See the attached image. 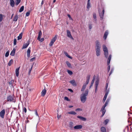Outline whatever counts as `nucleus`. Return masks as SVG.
I'll return each instance as SVG.
<instances>
[{
	"label": "nucleus",
	"mask_w": 132,
	"mask_h": 132,
	"mask_svg": "<svg viewBox=\"0 0 132 132\" xmlns=\"http://www.w3.org/2000/svg\"><path fill=\"white\" fill-rule=\"evenodd\" d=\"M88 89L86 90L85 92V93H82L80 97V99L82 103H84L86 101L87 98L86 96L88 95Z\"/></svg>",
	"instance_id": "1"
},
{
	"label": "nucleus",
	"mask_w": 132,
	"mask_h": 132,
	"mask_svg": "<svg viewBox=\"0 0 132 132\" xmlns=\"http://www.w3.org/2000/svg\"><path fill=\"white\" fill-rule=\"evenodd\" d=\"M7 99L8 102H15V100L13 96L11 95L8 96L7 97Z\"/></svg>",
	"instance_id": "2"
},
{
	"label": "nucleus",
	"mask_w": 132,
	"mask_h": 132,
	"mask_svg": "<svg viewBox=\"0 0 132 132\" xmlns=\"http://www.w3.org/2000/svg\"><path fill=\"white\" fill-rule=\"evenodd\" d=\"M111 54H110L109 55L108 57V61H107V64L108 65V69H107L108 71V72H109V71L110 70V65H109V64L110 63V60H111Z\"/></svg>",
	"instance_id": "3"
},
{
	"label": "nucleus",
	"mask_w": 132,
	"mask_h": 132,
	"mask_svg": "<svg viewBox=\"0 0 132 132\" xmlns=\"http://www.w3.org/2000/svg\"><path fill=\"white\" fill-rule=\"evenodd\" d=\"M57 38V35H56L51 40L50 42L49 45L50 46H51L53 45L54 43L55 42Z\"/></svg>",
	"instance_id": "4"
},
{
	"label": "nucleus",
	"mask_w": 132,
	"mask_h": 132,
	"mask_svg": "<svg viewBox=\"0 0 132 132\" xmlns=\"http://www.w3.org/2000/svg\"><path fill=\"white\" fill-rule=\"evenodd\" d=\"M95 43L96 44L95 49H100L101 46L99 41L98 40H96L95 42Z\"/></svg>",
	"instance_id": "5"
},
{
	"label": "nucleus",
	"mask_w": 132,
	"mask_h": 132,
	"mask_svg": "<svg viewBox=\"0 0 132 132\" xmlns=\"http://www.w3.org/2000/svg\"><path fill=\"white\" fill-rule=\"evenodd\" d=\"M99 16L100 17L101 20H103V16L104 13V9L103 8L102 12H101L99 10H98Z\"/></svg>",
	"instance_id": "6"
},
{
	"label": "nucleus",
	"mask_w": 132,
	"mask_h": 132,
	"mask_svg": "<svg viewBox=\"0 0 132 132\" xmlns=\"http://www.w3.org/2000/svg\"><path fill=\"white\" fill-rule=\"evenodd\" d=\"M5 113V110L4 109L2 110L0 112V116L2 118H4V116Z\"/></svg>",
	"instance_id": "7"
},
{
	"label": "nucleus",
	"mask_w": 132,
	"mask_h": 132,
	"mask_svg": "<svg viewBox=\"0 0 132 132\" xmlns=\"http://www.w3.org/2000/svg\"><path fill=\"white\" fill-rule=\"evenodd\" d=\"M67 36L73 40V38L71 35L70 31L69 30H67Z\"/></svg>",
	"instance_id": "8"
},
{
	"label": "nucleus",
	"mask_w": 132,
	"mask_h": 132,
	"mask_svg": "<svg viewBox=\"0 0 132 132\" xmlns=\"http://www.w3.org/2000/svg\"><path fill=\"white\" fill-rule=\"evenodd\" d=\"M105 107L102 106L101 110V111L102 112V114L101 116V117H102L104 116L106 110L105 109Z\"/></svg>",
	"instance_id": "9"
},
{
	"label": "nucleus",
	"mask_w": 132,
	"mask_h": 132,
	"mask_svg": "<svg viewBox=\"0 0 132 132\" xmlns=\"http://www.w3.org/2000/svg\"><path fill=\"white\" fill-rule=\"evenodd\" d=\"M82 127V126L81 125H77L75 126L74 128L76 129H81Z\"/></svg>",
	"instance_id": "10"
},
{
	"label": "nucleus",
	"mask_w": 132,
	"mask_h": 132,
	"mask_svg": "<svg viewBox=\"0 0 132 132\" xmlns=\"http://www.w3.org/2000/svg\"><path fill=\"white\" fill-rule=\"evenodd\" d=\"M42 31L41 30L38 33V37L37 39L39 40V41H40V39L41 38V37L42 35Z\"/></svg>",
	"instance_id": "11"
},
{
	"label": "nucleus",
	"mask_w": 132,
	"mask_h": 132,
	"mask_svg": "<svg viewBox=\"0 0 132 132\" xmlns=\"http://www.w3.org/2000/svg\"><path fill=\"white\" fill-rule=\"evenodd\" d=\"M77 117V118L80 119V120L83 121H86V118L81 116H78Z\"/></svg>",
	"instance_id": "12"
},
{
	"label": "nucleus",
	"mask_w": 132,
	"mask_h": 132,
	"mask_svg": "<svg viewBox=\"0 0 132 132\" xmlns=\"http://www.w3.org/2000/svg\"><path fill=\"white\" fill-rule=\"evenodd\" d=\"M96 51V54L98 56L100 55V49H95Z\"/></svg>",
	"instance_id": "13"
},
{
	"label": "nucleus",
	"mask_w": 132,
	"mask_h": 132,
	"mask_svg": "<svg viewBox=\"0 0 132 132\" xmlns=\"http://www.w3.org/2000/svg\"><path fill=\"white\" fill-rule=\"evenodd\" d=\"M46 90L45 89H44L41 92V95L42 96H44L46 94Z\"/></svg>",
	"instance_id": "14"
},
{
	"label": "nucleus",
	"mask_w": 132,
	"mask_h": 132,
	"mask_svg": "<svg viewBox=\"0 0 132 132\" xmlns=\"http://www.w3.org/2000/svg\"><path fill=\"white\" fill-rule=\"evenodd\" d=\"M108 35V32L106 30L103 36V38L104 40L106 39L107 36Z\"/></svg>",
	"instance_id": "15"
},
{
	"label": "nucleus",
	"mask_w": 132,
	"mask_h": 132,
	"mask_svg": "<svg viewBox=\"0 0 132 132\" xmlns=\"http://www.w3.org/2000/svg\"><path fill=\"white\" fill-rule=\"evenodd\" d=\"M70 83L73 86H76L77 85L76 83L74 80H71L69 81Z\"/></svg>",
	"instance_id": "16"
},
{
	"label": "nucleus",
	"mask_w": 132,
	"mask_h": 132,
	"mask_svg": "<svg viewBox=\"0 0 132 132\" xmlns=\"http://www.w3.org/2000/svg\"><path fill=\"white\" fill-rule=\"evenodd\" d=\"M20 68V67H19V68H16L15 70L16 76L17 77H18L19 75V70Z\"/></svg>",
	"instance_id": "17"
},
{
	"label": "nucleus",
	"mask_w": 132,
	"mask_h": 132,
	"mask_svg": "<svg viewBox=\"0 0 132 132\" xmlns=\"http://www.w3.org/2000/svg\"><path fill=\"white\" fill-rule=\"evenodd\" d=\"M30 48L29 47L27 50V56L28 57H29L30 56Z\"/></svg>",
	"instance_id": "18"
},
{
	"label": "nucleus",
	"mask_w": 132,
	"mask_h": 132,
	"mask_svg": "<svg viewBox=\"0 0 132 132\" xmlns=\"http://www.w3.org/2000/svg\"><path fill=\"white\" fill-rule=\"evenodd\" d=\"M16 50L15 48H14L13 50L11 51L10 55L12 56H14L15 54Z\"/></svg>",
	"instance_id": "19"
},
{
	"label": "nucleus",
	"mask_w": 132,
	"mask_h": 132,
	"mask_svg": "<svg viewBox=\"0 0 132 132\" xmlns=\"http://www.w3.org/2000/svg\"><path fill=\"white\" fill-rule=\"evenodd\" d=\"M29 44V43H27L25 44H24L23 45L22 49H23L26 48Z\"/></svg>",
	"instance_id": "20"
},
{
	"label": "nucleus",
	"mask_w": 132,
	"mask_h": 132,
	"mask_svg": "<svg viewBox=\"0 0 132 132\" xmlns=\"http://www.w3.org/2000/svg\"><path fill=\"white\" fill-rule=\"evenodd\" d=\"M10 4L12 7H14V2L13 0H10Z\"/></svg>",
	"instance_id": "21"
},
{
	"label": "nucleus",
	"mask_w": 132,
	"mask_h": 132,
	"mask_svg": "<svg viewBox=\"0 0 132 132\" xmlns=\"http://www.w3.org/2000/svg\"><path fill=\"white\" fill-rule=\"evenodd\" d=\"M18 18V16L17 14L16 15H15L13 19V21H16Z\"/></svg>",
	"instance_id": "22"
},
{
	"label": "nucleus",
	"mask_w": 132,
	"mask_h": 132,
	"mask_svg": "<svg viewBox=\"0 0 132 132\" xmlns=\"http://www.w3.org/2000/svg\"><path fill=\"white\" fill-rule=\"evenodd\" d=\"M101 130L102 132H106L105 128L103 127H101Z\"/></svg>",
	"instance_id": "23"
},
{
	"label": "nucleus",
	"mask_w": 132,
	"mask_h": 132,
	"mask_svg": "<svg viewBox=\"0 0 132 132\" xmlns=\"http://www.w3.org/2000/svg\"><path fill=\"white\" fill-rule=\"evenodd\" d=\"M64 53L65 55L68 57L70 59H72V57L70 56L69 55L68 53L67 52H64Z\"/></svg>",
	"instance_id": "24"
},
{
	"label": "nucleus",
	"mask_w": 132,
	"mask_h": 132,
	"mask_svg": "<svg viewBox=\"0 0 132 132\" xmlns=\"http://www.w3.org/2000/svg\"><path fill=\"white\" fill-rule=\"evenodd\" d=\"M86 85L85 84H84L82 86V87L81 89V91L82 92L83 91H84L85 89L86 88Z\"/></svg>",
	"instance_id": "25"
},
{
	"label": "nucleus",
	"mask_w": 132,
	"mask_h": 132,
	"mask_svg": "<svg viewBox=\"0 0 132 132\" xmlns=\"http://www.w3.org/2000/svg\"><path fill=\"white\" fill-rule=\"evenodd\" d=\"M103 50L104 52L108 51V50L107 47L105 45H103Z\"/></svg>",
	"instance_id": "26"
},
{
	"label": "nucleus",
	"mask_w": 132,
	"mask_h": 132,
	"mask_svg": "<svg viewBox=\"0 0 132 132\" xmlns=\"http://www.w3.org/2000/svg\"><path fill=\"white\" fill-rule=\"evenodd\" d=\"M22 33H21L19 35L18 37V40H19L21 39L22 38Z\"/></svg>",
	"instance_id": "27"
},
{
	"label": "nucleus",
	"mask_w": 132,
	"mask_h": 132,
	"mask_svg": "<svg viewBox=\"0 0 132 132\" xmlns=\"http://www.w3.org/2000/svg\"><path fill=\"white\" fill-rule=\"evenodd\" d=\"M13 61L12 59H11L9 61L8 63V65L9 66H10L13 63Z\"/></svg>",
	"instance_id": "28"
},
{
	"label": "nucleus",
	"mask_w": 132,
	"mask_h": 132,
	"mask_svg": "<svg viewBox=\"0 0 132 132\" xmlns=\"http://www.w3.org/2000/svg\"><path fill=\"white\" fill-rule=\"evenodd\" d=\"M73 123L72 122H69V127L71 128H73Z\"/></svg>",
	"instance_id": "29"
},
{
	"label": "nucleus",
	"mask_w": 132,
	"mask_h": 132,
	"mask_svg": "<svg viewBox=\"0 0 132 132\" xmlns=\"http://www.w3.org/2000/svg\"><path fill=\"white\" fill-rule=\"evenodd\" d=\"M95 78L94 77L93 79H92V81H91V84L90 86H89V88H91V87L93 85V83L94 82V80H95Z\"/></svg>",
	"instance_id": "30"
},
{
	"label": "nucleus",
	"mask_w": 132,
	"mask_h": 132,
	"mask_svg": "<svg viewBox=\"0 0 132 132\" xmlns=\"http://www.w3.org/2000/svg\"><path fill=\"white\" fill-rule=\"evenodd\" d=\"M68 113L73 115H75L76 114V113L73 111H72L70 112H68Z\"/></svg>",
	"instance_id": "31"
},
{
	"label": "nucleus",
	"mask_w": 132,
	"mask_h": 132,
	"mask_svg": "<svg viewBox=\"0 0 132 132\" xmlns=\"http://www.w3.org/2000/svg\"><path fill=\"white\" fill-rule=\"evenodd\" d=\"M104 54L105 57L107 58L108 56V51L104 52Z\"/></svg>",
	"instance_id": "32"
},
{
	"label": "nucleus",
	"mask_w": 132,
	"mask_h": 132,
	"mask_svg": "<svg viewBox=\"0 0 132 132\" xmlns=\"http://www.w3.org/2000/svg\"><path fill=\"white\" fill-rule=\"evenodd\" d=\"M66 63L68 67L70 68L71 67V64L68 61H66Z\"/></svg>",
	"instance_id": "33"
},
{
	"label": "nucleus",
	"mask_w": 132,
	"mask_h": 132,
	"mask_svg": "<svg viewBox=\"0 0 132 132\" xmlns=\"http://www.w3.org/2000/svg\"><path fill=\"white\" fill-rule=\"evenodd\" d=\"M24 6H22L20 8L19 12H22L24 10Z\"/></svg>",
	"instance_id": "34"
},
{
	"label": "nucleus",
	"mask_w": 132,
	"mask_h": 132,
	"mask_svg": "<svg viewBox=\"0 0 132 132\" xmlns=\"http://www.w3.org/2000/svg\"><path fill=\"white\" fill-rule=\"evenodd\" d=\"M27 110L26 108L25 107H23L22 109V112H24L25 113H26L27 112Z\"/></svg>",
	"instance_id": "35"
},
{
	"label": "nucleus",
	"mask_w": 132,
	"mask_h": 132,
	"mask_svg": "<svg viewBox=\"0 0 132 132\" xmlns=\"http://www.w3.org/2000/svg\"><path fill=\"white\" fill-rule=\"evenodd\" d=\"M98 80H97L95 82V87L97 88L98 86Z\"/></svg>",
	"instance_id": "36"
},
{
	"label": "nucleus",
	"mask_w": 132,
	"mask_h": 132,
	"mask_svg": "<svg viewBox=\"0 0 132 132\" xmlns=\"http://www.w3.org/2000/svg\"><path fill=\"white\" fill-rule=\"evenodd\" d=\"M109 91H107L106 92L104 96V98H106L107 95L109 93Z\"/></svg>",
	"instance_id": "37"
},
{
	"label": "nucleus",
	"mask_w": 132,
	"mask_h": 132,
	"mask_svg": "<svg viewBox=\"0 0 132 132\" xmlns=\"http://www.w3.org/2000/svg\"><path fill=\"white\" fill-rule=\"evenodd\" d=\"M109 121V120L108 119L105 120L104 121V123L105 125H106Z\"/></svg>",
	"instance_id": "38"
},
{
	"label": "nucleus",
	"mask_w": 132,
	"mask_h": 132,
	"mask_svg": "<svg viewBox=\"0 0 132 132\" xmlns=\"http://www.w3.org/2000/svg\"><path fill=\"white\" fill-rule=\"evenodd\" d=\"M16 4L17 5L20 2L21 0H16Z\"/></svg>",
	"instance_id": "39"
},
{
	"label": "nucleus",
	"mask_w": 132,
	"mask_h": 132,
	"mask_svg": "<svg viewBox=\"0 0 132 132\" xmlns=\"http://www.w3.org/2000/svg\"><path fill=\"white\" fill-rule=\"evenodd\" d=\"M67 72L68 74L70 75H72L73 74L72 72L70 70H67Z\"/></svg>",
	"instance_id": "40"
},
{
	"label": "nucleus",
	"mask_w": 132,
	"mask_h": 132,
	"mask_svg": "<svg viewBox=\"0 0 132 132\" xmlns=\"http://www.w3.org/2000/svg\"><path fill=\"white\" fill-rule=\"evenodd\" d=\"M108 86V83H106V84L105 87V89L106 92L107 91H109L108 90H107Z\"/></svg>",
	"instance_id": "41"
},
{
	"label": "nucleus",
	"mask_w": 132,
	"mask_h": 132,
	"mask_svg": "<svg viewBox=\"0 0 132 132\" xmlns=\"http://www.w3.org/2000/svg\"><path fill=\"white\" fill-rule=\"evenodd\" d=\"M90 3H87V8L88 9H89L90 7Z\"/></svg>",
	"instance_id": "42"
},
{
	"label": "nucleus",
	"mask_w": 132,
	"mask_h": 132,
	"mask_svg": "<svg viewBox=\"0 0 132 132\" xmlns=\"http://www.w3.org/2000/svg\"><path fill=\"white\" fill-rule=\"evenodd\" d=\"M9 51H7L5 53V56L6 57H7L9 55Z\"/></svg>",
	"instance_id": "43"
},
{
	"label": "nucleus",
	"mask_w": 132,
	"mask_h": 132,
	"mask_svg": "<svg viewBox=\"0 0 132 132\" xmlns=\"http://www.w3.org/2000/svg\"><path fill=\"white\" fill-rule=\"evenodd\" d=\"M93 17L94 19H96V14L95 13H94L93 14Z\"/></svg>",
	"instance_id": "44"
},
{
	"label": "nucleus",
	"mask_w": 132,
	"mask_h": 132,
	"mask_svg": "<svg viewBox=\"0 0 132 132\" xmlns=\"http://www.w3.org/2000/svg\"><path fill=\"white\" fill-rule=\"evenodd\" d=\"M16 40L15 38L14 39V45H15L16 44Z\"/></svg>",
	"instance_id": "45"
},
{
	"label": "nucleus",
	"mask_w": 132,
	"mask_h": 132,
	"mask_svg": "<svg viewBox=\"0 0 132 132\" xmlns=\"http://www.w3.org/2000/svg\"><path fill=\"white\" fill-rule=\"evenodd\" d=\"M30 14V12H28L26 13V16H28Z\"/></svg>",
	"instance_id": "46"
},
{
	"label": "nucleus",
	"mask_w": 132,
	"mask_h": 132,
	"mask_svg": "<svg viewBox=\"0 0 132 132\" xmlns=\"http://www.w3.org/2000/svg\"><path fill=\"white\" fill-rule=\"evenodd\" d=\"M3 19L2 15V14H0V22Z\"/></svg>",
	"instance_id": "47"
},
{
	"label": "nucleus",
	"mask_w": 132,
	"mask_h": 132,
	"mask_svg": "<svg viewBox=\"0 0 132 132\" xmlns=\"http://www.w3.org/2000/svg\"><path fill=\"white\" fill-rule=\"evenodd\" d=\"M114 70V69L113 68H112L111 69L110 72L109 74V75L110 76L112 74V72H113Z\"/></svg>",
	"instance_id": "48"
},
{
	"label": "nucleus",
	"mask_w": 132,
	"mask_h": 132,
	"mask_svg": "<svg viewBox=\"0 0 132 132\" xmlns=\"http://www.w3.org/2000/svg\"><path fill=\"white\" fill-rule=\"evenodd\" d=\"M108 103H107L106 102L104 105L102 106L105 107L108 104Z\"/></svg>",
	"instance_id": "49"
},
{
	"label": "nucleus",
	"mask_w": 132,
	"mask_h": 132,
	"mask_svg": "<svg viewBox=\"0 0 132 132\" xmlns=\"http://www.w3.org/2000/svg\"><path fill=\"white\" fill-rule=\"evenodd\" d=\"M90 77V75H89L87 77V80H89Z\"/></svg>",
	"instance_id": "50"
},
{
	"label": "nucleus",
	"mask_w": 132,
	"mask_h": 132,
	"mask_svg": "<svg viewBox=\"0 0 132 132\" xmlns=\"http://www.w3.org/2000/svg\"><path fill=\"white\" fill-rule=\"evenodd\" d=\"M67 15L68 17L69 18L70 20H73L71 18L70 15L69 14H68Z\"/></svg>",
	"instance_id": "51"
},
{
	"label": "nucleus",
	"mask_w": 132,
	"mask_h": 132,
	"mask_svg": "<svg viewBox=\"0 0 132 132\" xmlns=\"http://www.w3.org/2000/svg\"><path fill=\"white\" fill-rule=\"evenodd\" d=\"M35 59V57H34L30 59V61L32 62Z\"/></svg>",
	"instance_id": "52"
},
{
	"label": "nucleus",
	"mask_w": 132,
	"mask_h": 132,
	"mask_svg": "<svg viewBox=\"0 0 132 132\" xmlns=\"http://www.w3.org/2000/svg\"><path fill=\"white\" fill-rule=\"evenodd\" d=\"M89 29H91L92 28V24H89Z\"/></svg>",
	"instance_id": "53"
},
{
	"label": "nucleus",
	"mask_w": 132,
	"mask_h": 132,
	"mask_svg": "<svg viewBox=\"0 0 132 132\" xmlns=\"http://www.w3.org/2000/svg\"><path fill=\"white\" fill-rule=\"evenodd\" d=\"M82 110L80 109H79V108H78V109H76V111H81Z\"/></svg>",
	"instance_id": "54"
},
{
	"label": "nucleus",
	"mask_w": 132,
	"mask_h": 132,
	"mask_svg": "<svg viewBox=\"0 0 132 132\" xmlns=\"http://www.w3.org/2000/svg\"><path fill=\"white\" fill-rule=\"evenodd\" d=\"M64 99H65V100H66L67 101H69V99L67 97H64Z\"/></svg>",
	"instance_id": "55"
},
{
	"label": "nucleus",
	"mask_w": 132,
	"mask_h": 132,
	"mask_svg": "<svg viewBox=\"0 0 132 132\" xmlns=\"http://www.w3.org/2000/svg\"><path fill=\"white\" fill-rule=\"evenodd\" d=\"M89 81V80H86V84H86V85H87L88 84Z\"/></svg>",
	"instance_id": "56"
},
{
	"label": "nucleus",
	"mask_w": 132,
	"mask_h": 132,
	"mask_svg": "<svg viewBox=\"0 0 132 132\" xmlns=\"http://www.w3.org/2000/svg\"><path fill=\"white\" fill-rule=\"evenodd\" d=\"M106 98H105L104 97L103 100V102H104L106 100Z\"/></svg>",
	"instance_id": "57"
},
{
	"label": "nucleus",
	"mask_w": 132,
	"mask_h": 132,
	"mask_svg": "<svg viewBox=\"0 0 132 132\" xmlns=\"http://www.w3.org/2000/svg\"><path fill=\"white\" fill-rule=\"evenodd\" d=\"M25 122L26 123H28L29 122V120H28V118H27L26 120L25 121Z\"/></svg>",
	"instance_id": "58"
},
{
	"label": "nucleus",
	"mask_w": 132,
	"mask_h": 132,
	"mask_svg": "<svg viewBox=\"0 0 132 132\" xmlns=\"http://www.w3.org/2000/svg\"><path fill=\"white\" fill-rule=\"evenodd\" d=\"M44 39L43 38H41V39H40V41L41 42H42L44 40Z\"/></svg>",
	"instance_id": "59"
},
{
	"label": "nucleus",
	"mask_w": 132,
	"mask_h": 132,
	"mask_svg": "<svg viewBox=\"0 0 132 132\" xmlns=\"http://www.w3.org/2000/svg\"><path fill=\"white\" fill-rule=\"evenodd\" d=\"M68 90L69 91H70L71 92H73V90L72 89H68Z\"/></svg>",
	"instance_id": "60"
},
{
	"label": "nucleus",
	"mask_w": 132,
	"mask_h": 132,
	"mask_svg": "<svg viewBox=\"0 0 132 132\" xmlns=\"http://www.w3.org/2000/svg\"><path fill=\"white\" fill-rule=\"evenodd\" d=\"M35 114L37 116H38V113H37V110H36L35 111Z\"/></svg>",
	"instance_id": "61"
},
{
	"label": "nucleus",
	"mask_w": 132,
	"mask_h": 132,
	"mask_svg": "<svg viewBox=\"0 0 132 132\" xmlns=\"http://www.w3.org/2000/svg\"><path fill=\"white\" fill-rule=\"evenodd\" d=\"M97 88L96 87H95V93H96L97 92Z\"/></svg>",
	"instance_id": "62"
},
{
	"label": "nucleus",
	"mask_w": 132,
	"mask_h": 132,
	"mask_svg": "<svg viewBox=\"0 0 132 132\" xmlns=\"http://www.w3.org/2000/svg\"><path fill=\"white\" fill-rule=\"evenodd\" d=\"M44 3V2L43 1V0L42 1V2H41V5L42 6L43 4Z\"/></svg>",
	"instance_id": "63"
},
{
	"label": "nucleus",
	"mask_w": 132,
	"mask_h": 132,
	"mask_svg": "<svg viewBox=\"0 0 132 132\" xmlns=\"http://www.w3.org/2000/svg\"><path fill=\"white\" fill-rule=\"evenodd\" d=\"M32 68V66L30 69H29V72H31V70Z\"/></svg>",
	"instance_id": "64"
}]
</instances>
